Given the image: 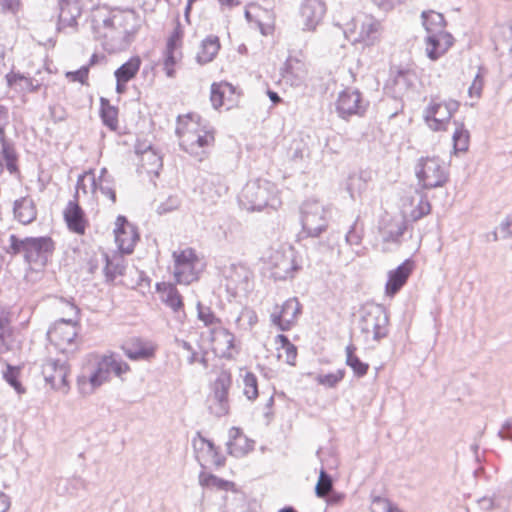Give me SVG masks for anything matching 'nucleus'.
Returning a JSON list of instances; mask_svg holds the SVG:
<instances>
[{"label":"nucleus","mask_w":512,"mask_h":512,"mask_svg":"<svg viewBox=\"0 0 512 512\" xmlns=\"http://www.w3.org/2000/svg\"><path fill=\"white\" fill-rule=\"evenodd\" d=\"M421 19L427 34L448 33L445 31L447 22L442 13L433 10L423 11Z\"/></svg>","instance_id":"obj_26"},{"label":"nucleus","mask_w":512,"mask_h":512,"mask_svg":"<svg viewBox=\"0 0 512 512\" xmlns=\"http://www.w3.org/2000/svg\"><path fill=\"white\" fill-rule=\"evenodd\" d=\"M389 316L384 306L379 304L366 305L362 309L359 321L360 330L365 335L373 334L375 341L388 336Z\"/></svg>","instance_id":"obj_6"},{"label":"nucleus","mask_w":512,"mask_h":512,"mask_svg":"<svg viewBox=\"0 0 512 512\" xmlns=\"http://www.w3.org/2000/svg\"><path fill=\"white\" fill-rule=\"evenodd\" d=\"M254 440L249 439L239 427L229 430V440L226 443L229 455L236 458L243 457L254 449Z\"/></svg>","instance_id":"obj_17"},{"label":"nucleus","mask_w":512,"mask_h":512,"mask_svg":"<svg viewBox=\"0 0 512 512\" xmlns=\"http://www.w3.org/2000/svg\"><path fill=\"white\" fill-rule=\"evenodd\" d=\"M288 158L293 162L302 161L309 155V148L303 139H294L287 149Z\"/></svg>","instance_id":"obj_41"},{"label":"nucleus","mask_w":512,"mask_h":512,"mask_svg":"<svg viewBox=\"0 0 512 512\" xmlns=\"http://www.w3.org/2000/svg\"><path fill=\"white\" fill-rule=\"evenodd\" d=\"M0 144L1 155L5 161V166L10 174L19 173L18 159L14 143L6 138L4 126L0 125Z\"/></svg>","instance_id":"obj_23"},{"label":"nucleus","mask_w":512,"mask_h":512,"mask_svg":"<svg viewBox=\"0 0 512 512\" xmlns=\"http://www.w3.org/2000/svg\"><path fill=\"white\" fill-rule=\"evenodd\" d=\"M498 436L502 440L512 441V419H507L502 428L498 432Z\"/></svg>","instance_id":"obj_64"},{"label":"nucleus","mask_w":512,"mask_h":512,"mask_svg":"<svg viewBox=\"0 0 512 512\" xmlns=\"http://www.w3.org/2000/svg\"><path fill=\"white\" fill-rule=\"evenodd\" d=\"M197 316L198 319L205 324V326H211L221 322L220 319L216 317L211 308L202 305L201 302L197 303Z\"/></svg>","instance_id":"obj_49"},{"label":"nucleus","mask_w":512,"mask_h":512,"mask_svg":"<svg viewBox=\"0 0 512 512\" xmlns=\"http://www.w3.org/2000/svg\"><path fill=\"white\" fill-rule=\"evenodd\" d=\"M73 317L68 319L60 318L47 331V339L63 354H73L77 345L75 340L78 336L80 310L75 304H68Z\"/></svg>","instance_id":"obj_3"},{"label":"nucleus","mask_w":512,"mask_h":512,"mask_svg":"<svg viewBox=\"0 0 512 512\" xmlns=\"http://www.w3.org/2000/svg\"><path fill=\"white\" fill-rule=\"evenodd\" d=\"M303 232L309 237H318L326 231L328 220L326 211L318 201H305L300 207Z\"/></svg>","instance_id":"obj_8"},{"label":"nucleus","mask_w":512,"mask_h":512,"mask_svg":"<svg viewBox=\"0 0 512 512\" xmlns=\"http://www.w3.org/2000/svg\"><path fill=\"white\" fill-rule=\"evenodd\" d=\"M455 124H457V128L455 132L453 133V148L454 151L457 152H466L469 148V142H470V133L467 129H465L463 123H458L455 121Z\"/></svg>","instance_id":"obj_39"},{"label":"nucleus","mask_w":512,"mask_h":512,"mask_svg":"<svg viewBox=\"0 0 512 512\" xmlns=\"http://www.w3.org/2000/svg\"><path fill=\"white\" fill-rule=\"evenodd\" d=\"M19 368L12 366L10 364H7V369L3 373V377L6 380V382L15 389V391L18 394L25 393L26 389L23 387L19 380Z\"/></svg>","instance_id":"obj_45"},{"label":"nucleus","mask_w":512,"mask_h":512,"mask_svg":"<svg viewBox=\"0 0 512 512\" xmlns=\"http://www.w3.org/2000/svg\"><path fill=\"white\" fill-rule=\"evenodd\" d=\"M334 479L333 477L324 469L321 468L319 472L318 481L315 485V495L318 498H326L327 494L333 490Z\"/></svg>","instance_id":"obj_40"},{"label":"nucleus","mask_w":512,"mask_h":512,"mask_svg":"<svg viewBox=\"0 0 512 512\" xmlns=\"http://www.w3.org/2000/svg\"><path fill=\"white\" fill-rule=\"evenodd\" d=\"M114 183H115V180L112 177H109L103 181H99V190L100 192L107 196L111 201L112 203H116L117 201V197H116V191L114 189Z\"/></svg>","instance_id":"obj_54"},{"label":"nucleus","mask_w":512,"mask_h":512,"mask_svg":"<svg viewBox=\"0 0 512 512\" xmlns=\"http://www.w3.org/2000/svg\"><path fill=\"white\" fill-rule=\"evenodd\" d=\"M251 272L244 265L232 264L226 275L228 285H232L234 289H246L250 279Z\"/></svg>","instance_id":"obj_33"},{"label":"nucleus","mask_w":512,"mask_h":512,"mask_svg":"<svg viewBox=\"0 0 512 512\" xmlns=\"http://www.w3.org/2000/svg\"><path fill=\"white\" fill-rule=\"evenodd\" d=\"M273 268L271 275L275 280H286L293 277V273L300 267L296 264L293 252L289 254L276 252L272 256Z\"/></svg>","instance_id":"obj_18"},{"label":"nucleus","mask_w":512,"mask_h":512,"mask_svg":"<svg viewBox=\"0 0 512 512\" xmlns=\"http://www.w3.org/2000/svg\"><path fill=\"white\" fill-rule=\"evenodd\" d=\"M414 269V261L406 259L397 268L388 272V280L385 285L387 296H395L402 287L407 283Z\"/></svg>","instance_id":"obj_14"},{"label":"nucleus","mask_w":512,"mask_h":512,"mask_svg":"<svg viewBox=\"0 0 512 512\" xmlns=\"http://www.w3.org/2000/svg\"><path fill=\"white\" fill-rule=\"evenodd\" d=\"M365 186V182L361 178V176L351 175L348 178L346 189L349 192L351 198L354 197V190L357 188L359 191Z\"/></svg>","instance_id":"obj_59"},{"label":"nucleus","mask_w":512,"mask_h":512,"mask_svg":"<svg viewBox=\"0 0 512 512\" xmlns=\"http://www.w3.org/2000/svg\"><path fill=\"white\" fill-rule=\"evenodd\" d=\"M179 205H180L179 199L175 196H170L165 202H162L157 207L156 211L159 215L166 214V213L176 210L179 207Z\"/></svg>","instance_id":"obj_57"},{"label":"nucleus","mask_w":512,"mask_h":512,"mask_svg":"<svg viewBox=\"0 0 512 512\" xmlns=\"http://www.w3.org/2000/svg\"><path fill=\"white\" fill-rule=\"evenodd\" d=\"M174 61L173 63L168 62V51H164V69L166 72L167 77L173 78L175 76V69L174 66L178 63V61L182 58V54H174Z\"/></svg>","instance_id":"obj_62"},{"label":"nucleus","mask_w":512,"mask_h":512,"mask_svg":"<svg viewBox=\"0 0 512 512\" xmlns=\"http://www.w3.org/2000/svg\"><path fill=\"white\" fill-rule=\"evenodd\" d=\"M135 153L137 155H142L143 157L145 155H151L154 159L153 165L162 166V158L156 153L151 144H146L145 142H138L135 145Z\"/></svg>","instance_id":"obj_52"},{"label":"nucleus","mask_w":512,"mask_h":512,"mask_svg":"<svg viewBox=\"0 0 512 512\" xmlns=\"http://www.w3.org/2000/svg\"><path fill=\"white\" fill-rule=\"evenodd\" d=\"M214 141V135L211 132H206L204 135H198L196 139L192 140L189 143V147L186 145L187 140H183L180 142V147L185 152L190 154H197L195 148H204L210 145Z\"/></svg>","instance_id":"obj_44"},{"label":"nucleus","mask_w":512,"mask_h":512,"mask_svg":"<svg viewBox=\"0 0 512 512\" xmlns=\"http://www.w3.org/2000/svg\"><path fill=\"white\" fill-rule=\"evenodd\" d=\"M236 88L228 82H221V83H213L211 85V93H210V100L212 103V106L215 109H219L225 104V97L227 91L230 94L235 93Z\"/></svg>","instance_id":"obj_37"},{"label":"nucleus","mask_w":512,"mask_h":512,"mask_svg":"<svg viewBox=\"0 0 512 512\" xmlns=\"http://www.w3.org/2000/svg\"><path fill=\"white\" fill-rule=\"evenodd\" d=\"M381 23L373 18L364 21L359 32V41L365 45H374L380 37Z\"/></svg>","instance_id":"obj_34"},{"label":"nucleus","mask_w":512,"mask_h":512,"mask_svg":"<svg viewBox=\"0 0 512 512\" xmlns=\"http://www.w3.org/2000/svg\"><path fill=\"white\" fill-rule=\"evenodd\" d=\"M125 355L131 360H149L155 356V348L147 346L139 339L122 346Z\"/></svg>","instance_id":"obj_28"},{"label":"nucleus","mask_w":512,"mask_h":512,"mask_svg":"<svg viewBox=\"0 0 512 512\" xmlns=\"http://www.w3.org/2000/svg\"><path fill=\"white\" fill-rule=\"evenodd\" d=\"M64 221L67 228L78 235H84L88 226V220L78 199L70 200L63 212Z\"/></svg>","instance_id":"obj_15"},{"label":"nucleus","mask_w":512,"mask_h":512,"mask_svg":"<svg viewBox=\"0 0 512 512\" xmlns=\"http://www.w3.org/2000/svg\"><path fill=\"white\" fill-rule=\"evenodd\" d=\"M345 373L344 369H338L335 373L319 374L316 381L325 387L335 388L343 380Z\"/></svg>","instance_id":"obj_48"},{"label":"nucleus","mask_w":512,"mask_h":512,"mask_svg":"<svg viewBox=\"0 0 512 512\" xmlns=\"http://www.w3.org/2000/svg\"><path fill=\"white\" fill-rule=\"evenodd\" d=\"M87 379L94 389L109 379L108 371L105 367H102L101 361L98 363L96 370Z\"/></svg>","instance_id":"obj_51"},{"label":"nucleus","mask_w":512,"mask_h":512,"mask_svg":"<svg viewBox=\"0 0 512 512\" xmlns=\"http://www.w3.org/2000/svg\"><path fill=\"white\" fill-rule=\"evenodd\" d=\"M70 372V367L66 360L47 358L41 365V373L46 384L54 390H61L67 393L69 384L67 376Z\"/></svg>","instance_id":"obj_9"},{"label":"nucleus","mask_w":512,"mask_h":512,"mask_svg":"<svg viewBox=\"0 0 512 512\" xmlns=\"http://www.w3.org/2000/svg\"><path fill=\"white\" fill-rule=\"evenodd\" d=\"M414 73L408 68H398L394 77V83L404 89H408L413 85Z\"/></svg>","instance_id":"obj_50"},{"label":"nucleus","mask_w":512,"mask_h":512,"mask_svg":"<svg viewBox=\"0 0 512 512\" xmlns=\"http://www.w3.org/2000/svg\"><path fill=\"white\" fill-rule=\"evenodd\" d=\"M200 466L205 469V465L200 461ZM199 484L205 488H216L217 490L229 491L233 490L235 483L229 480L222 479L212 473H207L202 470L198 476Z\"/></svg>","instance_id":"obj_30"},{"label":"nucleus","mask_w":512,"mask_h":512,"mask_svg":"<svg viewBox=\"0 0 512 512\" xmlns=\"http://www.w3.org/2000/svg\"><path fill=\"white\" fill-rule=\"evenodd\" d=\"M14 218L23 225L34 222L37 218V208L32 198L25 196L14 201Z\"/></svg>","instance_id":"obj_21"},{"label":"nucleus","mask_w":512,"mask_h":512,"mask_svg":"<svg viewBox=\"0 0 512 512\" xmlns=\"http://www.w3.org/2000/svg\"><path fill=\"white\" fill-rule=\"evenodd\" d=\"M302 312V305L296 297L286 300L278 313H273L271 319L281 331H289Z\"/></svg>","instance_id":"obj_12"},{"label":"nucleus","mask_w":512,"mask_h":512,"mask_svg":"<svg viewBox=\"0 0 512 512\" xmlns=\"http://www.w3.org/2000/svg\"><path fill=\"white\" fill-rule=\"evenodd\" d=\"M281 75L291 86H300L306 76L305 65L299 59L289 56L284 63Z\"/></svg>","instance_id":"obj_22"},{"label":"nucleus","mask_w":512,"mask_h":512,"mask_svg":"<svg viewBox=\"0 0 512 512\" xmlns=\"http://www.w3.org/2000/svg\"><path fill=\"white\" fill-rule=\"evenodd\" d=\"M212 333L223 338L227 346V350H231L234 348V335L228 329L220 327L213 329Z\"/></svg>","instance_id":"obj_60"},{"label":"nucleus","mask_w":512,"mask_h":512,"mask_svg":"<svg viewBox=\"0 0 512 512\" xmlns=\"http://www.w3.org/2000/svg\"><path fill=\"white\" fill-rule=\"evenodd\" d=\"M142 60L139 56H133L118 67L115 72V78H120L122 81H131L140 70Z\"/></svg>","instance_id":"obj_36"},{"label":"nucleus","mask_w":512,"mask_h":512,"mask_svg":"<svg viewBox=\"0 0 512 512\" xmlns=\"http://www.w3.org/2000/svg\"><path fill=\"white\" fill-rule=\"evenodd\" d=\"M416 193L420 194V201L417 206L410 212L409 216L404 218L407 220V222H417L431 212V204L427 198V195L418 190H416Z\"/></svg>","instance_id":"obj_42"},{"label":"nucleus","mask_w":512,"mask_h":512,"mask_svg":"<svg viewBox=\"0 0 512 512\" xmlns=\"http://www.w3.org/2000/svg\"><path fill=\"white\" fill-rule=\"evenodd\" d=\"M450 114L444 110L442 103H431L425 110L424 120L433 131L446 130Z\"/></svg>","instance_id":"obj_20"},{"label":"nucleus","mask_w":512,"mask_h":512,"mask_svg":"<svg viewBox=\"0 0 512 512\" xmlns=\"http://www.w3.org/2000/svg\"><path fill=\"white\" fill-rule=\"evenodd\" d=\"M416 177L424 190L443 187L449 172L438 157H421L416 165Z\"/></svg>","instance_id":"obj_5"},{"label":"nucleus","mask_w":512,"mask_h":512,"mask_svg":"<svg viewBox=\"0 0 512 512\" xmlns=\"http://www.w3.org/2000/svg\"><path fill=\"white\" fill-rule=\"evenodd\" d=\"M485 73H486V70L484 68L480 67L478 69V72L475 75L474 80L468 90L469 95L471 97H473V96L479 97L481 95V92L483 89V84H484Z\"/></svg>","instance_id":"obj_53"},{"label":"nucleus","mask_w":512,"mask_h":512,"mask_svg":"<svg viewBox=\"0 0 512 512\" xmlns=\"http://www.w3.org/2000/svg\"><path fill=\"white\" fill-rule=\"evenodd\" d=\"M221 48L220 39L216 35H209L202 40L200 50L196 55V61L200 65H205L214 60Z\"/></svg>","instance_id":"obj_25"},{"label":"nucleus","mask_w":512,"mask_h":512,"mask_svg":"<svg viewBox=\"0 0 512 512\" xmlns=\"http://www.w3.org/2000/svg\"><path fill=\"white\" fill-rule=\"evenodd\" d=\"M89 75V66H82L76 71H69L66 73V77L73 82H79L81 84H87Z\"/></svg>","instance_id":"obj_56"},{"label":"nucleus","mask_w":512,"mask_h":512,"mask_svg":"<svg viewBox=\"0 0 512 512\" xmlns=\"http://www.w3.org/2000/svg\"><path fill=\"white\" fill-rule=\"evenodd\" d=\"M105 267L103 269L107 283H113L117 276L125 273L126 264L122 255H114L112 258L107 253L103 254Z\"/></svg>","instance_id":"obj_27"},{"label":"nucleus","mask_w":512,"mask_h":512,"mask_svg":"<svg viewBox=\"0 0 512 512\" xmlns=\"http://www.w3.org/2000/svg\"><path fill=\"white\" fill-rule=\"evenodd\" d=\"M184 37L183 26L180 23L179 16L176 17V25L167 39L165 51H168V62L173 63L174 54H182L181 47Z\"/></svg>","instance_id":"obj_29"},{"label":"nucleus","mask_w":512,"mask_h":512,"mask_svg":"<svg viewBox=\"0 0 512 512\" xmlns=\"http://www.w3.org/2000/svg\"><path fill=\"white\" fill-rule=\"evenodd\" d=\"M242 205L251 211H261L266 207L276 209L279 200L276 186L268 180H253L244 186L240 199Z\"/></svg>","instance_id":"obj_4"},{"label":"nucleus","mask_w":512,"mask_h":512,"mask_svg":"<svg viewBox=\"0 0 512 512\" xmlns=\"http://www.w3.org/2000/svg\"><path fill=\"white\" fill-rule=\"evenodd\" d=\"M501 237L506 239L512 237V214L508 215L498 227Z\"/></svg>","instance_id":"obj_63"},{"label":"nucleus","mask_w":512,"mask_h":512,"mask_svg":"<svg viewBox=\"0 0 512 512\" xmlns=\"http://www.w3.org/2000/svg\"><path fill=\"white\" fill-rule=\"evenodd\" d=\"M357 348L354 344H349L346 346L345 352H346V360L345 363L347 366H349L354 375L358 378L364 377L369 370V364L366 362H363L356 354Z\"/></svg>","instance_id":"obj_35"},{"label":"nucleus","mask_w":512,"mask_h":512,"mask_svg":"<svg viewBox=\"0 0 512 512\" xmlns=\"http://www.w3.org/2000/svg\"><path fill=\"white\" fill-rule=\"evenodd\" d=\"M175 267H192L194 262L197 261L195 251L191 248L185 249L179 253H173Z\"/></svg>","instance_id":"obj_46"},{"label":"nucleus","mask_w":512,"mask_h":512,"mask_svg":"<svg viewBox=\"0 0 512 512\" xmlns=\"http://www.w3.org/2000/svg\"><path fill=\"white\" fill-rule=\"evenodd\" d=\"M370 509L371 512H390L391 509L393 510V503L387 498L375 496L372 499Z\"/></svg>","instance_id":"obj_55"},{"label":"nucleus","mask_w":512,"mask_h":512,"mask_svg":"<svg viewBox=\"0 0 512 512\" xmlns=\"http://www.w3.org/2000/svg\"><path fill=\"white\" fill-rule=\"evenodd\" d=\"M345 240L349 245H360L362 241V234L357 229V224H353L350 230L345 235Z\"/></svg>","instance_id":"obj_61"},{"label":"nucleus","mask_w":512,"mask_h":512,"mask_svg":"<svg viewBox=\"0 0 512 512\" xmlns=\"http://www.w3.org/2000/svg\"><path fill=\"white\" fill-rule=\"evenodd\" d=\"M11 257L22 256L24 263L36 272L42 271L55 251V242L50 236H9V245L4 248Z\"/></svg>","instance_id":"obj_1"},{"label":"nucleus","mask_w":512,"mask_h":512,"mask_svg":"<svg viewBox=\"0 0 512 512\" xmlns=\"http://www.w3.org/2000/svg\"><path fill=\"white\" fill-rule=\"evenodd\" d=\"M325 13L326 5L322 0H304L300 9L303 29L314 31L321 23Z\"/></svg>","instance_id":"obj_13"},{"label":"nucleus","mask_w":512,"mask_h":512,"mask_svg":"<svg viewBox=\"0 0 512 512\" xmlns=\"http://www.w3.org/2000/svg\"><path fill=\"white\" fill-rule=\"evenodd\" d=\"M454 41L451 33L427 34L425 44L428 58L432 61L438 60L453 46Z\"/></svg>","instance_id":"obj_16"},{"label":"nucleus","mask_w":512,"mask_h":512,"mask_svg":"<svg viewBox=\"0 0 512 512\" xmlns=\"http://www.w3.org/2000/svg\"><path fill=\"white\" fill-rule=\"evenodd\" d=\"M118 113V107L111 105L107 98H100V118L102 123L111 131H116L118 128Z\"/></svg>","instance_id":"obj_32"},{"label":"nucleus","mask_w":512,"mask_h":512,"mask_svg":"<svg viewBox=\"0 0 512 512\" xmlns=\"http://www.w3.org/2000/svg\"><path fill=\"white\" fill-rule=\"evenodd\" d=\"M0 6L2 12L17 15L22 4L20 0H0Z\"/></svg>","instance_id":"obj_58"},{"label":"nucleus","mask_w":512,"mask_h":512,"mask_svg":"<svg viewBox=\"0 0 512 512\" xmlns=\"http://www.w3.org/2000/svg\"><path fill=\"white\" fill-rule=\"evenodd\" d=\"M408 228L407 220H402L401 222H397L391 226L389 229H385L383 231V242L385 243H400V239Z\"/></svg>","instance_id":"obj_43"},{"label":"nucleus","mask_w":512,"mask_h":512,"mask_svg":"<svg viewBox=\"0 0 512 512\" xmlns=\"http://www.w3.org/2000/svg\"><path fill=\"white\" fill-rule=\"evenodd\" d=\"M140 28V19L133 9H113L108 17L101 20L94 16L92 30L96 39L122 38L126 44L134 41Z\"/></svg>","instance_id":"obj_2"},{"label":"nucleus","mask_w":512,"mask_h":512,"mask_svg":"<svg viewBox=\"0 0 512 512\" xmlns=\"http://www.w3.org/2000/svg\"><path fill=\"white\" fill-rule=\"evenodd\" d=\"M59 15L57 30L61 31L66 27L77 28V19L81 16L82 9L78 1L59 0Z\"/></svg>","instance_id":"obj_19"},{"label":"nucleus","mask_w":512,"mask_h":512,"mask_svg":"<svg viewBox=\"0 0 512 512\" xmlns=\"http://www.w3.org/2000/svg\"><path fill=\"white\" fill-rule=\"evenodd\" d=\"M115 224V242L119 251L126 255L132 254L135 244L140 238L137 227L131 224L123 215L116 218Z\"/></svg>","instance_id":"obj_11"},{"label":"nucleus","mask_w":512,"mask_h":512,"mask_svg":"<svg viewBox=\"0 0 512 512\" xmlns=\"http://www.w3.org/2000/svg\"><path fill=\"white\" fill-rule=\"evenodd\" d=\"M370 106L369 100L356 88L347 87L338 94L335 108L338 116L343 120L351 117H364Z\"/></svg>","instance_id":"obj_7"},{"label":"nucleus","mask_w":512,"mask_h":512,"mask_svg":"<svg viewBox=\"0 0 512 512\" xmlns=\"http://www.w3.org/2000/svg\"><path fill=\"white\" fill-rule=\"evenodd\" d=\"M244 395L248 400H255L258 395V380L254 373L247 371L244 379Z\"/></svg>","instance_id":"obj_47"},{"label":"nucleus","mask_w":512,"mask_h":512,"mask_svg":"<svg viewBox=\"0 0 512 512\" xmlns=\"http://www.w3.org/2000/svg\"><path fill=\"white\" fill-rule=\"evenodd\" d=\"M231 385V373L228 370H222L213 383V404L209 405L210 413L218 418L229 412L228 394Z\"/></svg>","instance_id":"obj_10"},{"label":"nucleus","mask_w":512,"mask_h":512,"mask_svg":"<svg viewBox=\"0 0 512 512\" xmlns=\"http://www.w3.org/2000/svg\"><path fill=\"white\" fill-rule=\"evenodd\" d=\"M101 362L102 367L106 368L108 374H110V371H113L116 376H121L130 369L129 365L116 354L104 356Z\"/></svg>","instance_id":"obj_38"},{"label":"nucleus","mask_w":512,"mask_h":512,"mask_svg":"<svg viewBox=\"0 0 512 512\" xmlns=\"http://www.w3.org/2000/svg\"><path fill=\"white\" fill-rule=\"evenodd\" d=\"M156 290L161 293L162 302L170 307L175 313L183 310V298L173 284L166 282L157 283Z\"/></svg>","instance_id":"obj_24"},{"label":"nucleus","mask_w":512,"mask_h":512,"mask_svg":"<svg viewBox=\"0 0 512 512\" xmlns=\"http://www.w3.org/2000/svg\"><path fill=\"white\" fill-rule=\"evenodd\" d=\"M5 80L9 88L14 87L18 82L24 81L26 90L30 93H37L43 85L44 78L28 77L21 72L11 71L5 75Z\"/></svg>","instance_id":"obj_31"}]
</instances>
